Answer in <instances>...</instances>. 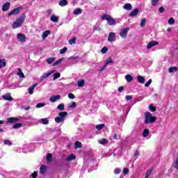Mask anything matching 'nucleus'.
Instances as JSON below:
<instances>
[{
	"mask_svg": "<svg viewBox=\"0 0 178 178\" xmlns=\"http://www.w3.org/2000/svg\"><path fill=\"white\" fill-rule=\"evenodd\" d=\"M24 20H26V14L22 13L21 16H19L15 22H13L12 28L13 29H19V27H22V24L24 23Z\"/></svg>",
	"mask_w": 178,
	"mask_h": 178,
	"instance_id": "f257e3e1",
	"label": "nucleus"
},
{
	"mask_svg": "<svg viewBox=\"0 0 178 178\" xmlns=\"http://www.w3.org/2000/svg\"><path fill=\"white\" fill-rule=\"evenodd\" d=\"M156 121V118L155 116H152V114L150 112H146L145 113V124H152V123H155Z\"/></svg>",
	"mask_w": 178,
	"mask_h": 178,
	"instance_id": "f03ea898",
	"label": "nucleus"
},
{
	"mask_svg": "<svg viewBox=\"0 0 178 178\" xmlns=\"http://www.w3.org/2000/svg\"><path fill=\"white\" fill-rule=\"evenodd\" d=\"M102 20H106L108 26H115L116 24V21L108 14H104L102 16Z\"/></svg>",
	"mask_w": 178,
	"mask_h": 178,
	"instance_id": "7ed1b4c3",
	"label": "nucleus"
},
{
	"mask_svg": "<svg viewBox=\"0 0 178 178\" xmlns=\"http://www.w3.org/2000/svg\"><path fill=\"white\" fill-rule=\"evenodd\" d=\"M67 116V112L63 111L58 113V117H56L54 120L56 123H62V122H65V118Z\"/></svg>",
	"mask_w": 178,
	"mask_h": 178,
	"instance_id": "20e7f679",
	"label": "nucleus"
},
{
	"mask_svg": "<svg viewBox=\"0 0 178 178\" xmlns=\"http://www.w3.org/2000/svg\"><path fill=\"white\" fill-rule=\"evenodd\" d=\"M130 31V28L127 27V28H124L120 30V35L122 38H127V33H129V31Z\"/></svg>",
	"mask_w": 178,
	"mask_h": 178,
	"instance_id": "39448f33",
	"label": "nucleus"
},
{
	"mask_svg": "<svg viewBox=\"0 0 178 178\" xmlns=\"http://www.w3.org/2000/svg\"><path fill=\"white\" fill-rule=\"evenodd\" d=\"M22 9H23V8H22V7H18L17 8H14L8 13V16H12L13 15H19V13H20V10H22Z\"/></svg>",
	"mask_w": 178,
	"mask_h": 178,
	"instance_id": "423d86ee",
	"label": "nucleus"
},
{
	"mask_svg": "<svg viewBox=\"0 0 178 178\" xmlns=\"http://www.w3.org/2000/svg\"><path fill=\"white\" fill-rule=\"evenodd\" d=\"M115 38H116V33H115L113 32H111L108 33V41L109 42H113V41H115Z\"/></svg>",
	"mask_w": 178,
	"mask_h": 178,
	"instance_id": "0eeeda50",
	"label": "nucleus"
},
{
	"mask_svg": "<svg viewBox=\"0 0 178 178\" xmlns=\"http://www.w3.org/2000/svg\"><path fill=\"white\" fill-rule=\"evenodd\" d=\"M17 38L20 41V42H26V35L23 33H18L17 35Z\"/></svg>",
	"mask_w": 178,
	"mask_h": 178,
	"instance_id": "6e6552de",
	"label": "nucleus"
},
{
	"mask_svg": "<svg viewBox=\"0 0 178 178\" xmlns=\"http://www.w3.org/2000/svg\"><path fill=\"white\" fill-rule=\"evenodd\" d=\"M159 44V42H158V41L152 40L147 44V49H151L152 47H155V45H158Z\"/></svg>",
	"mask_w": 178,
	"mask_h": 178,
	"instance_id": "1a4fd4ad",
	"label": "nucleus"
},
{
	"mask_svg": "<svg viewBox=\"0 0 178 178\" xmlns=\"http://www.w3.org/2000/svg\"><path fill=\"white\" fill-rule=\"evenodd\" d=\"M3 99L5 101H13V99L12 98V96L10 95V93H6V95H2Z\"/></svg>",
	"mask_w": 178,
	"mask_h": 178,
	"instance_id": "9d476101",
	"label": "nucleus"
},
{
	"mask_svg": "<svg viewBox=\"0 0 178 178\" xmlns=\"http://www.w3.org/2000/svg\"><path fill=\"white\" fill-rule=\"evenodd\" d=\"M9 8H10V3L6 2L3 5L1 9L3 12H8V10H9Z\"/></svg>",
	"mask_w": 178,
	"mask_h": 178,
	"instance_id": "9b49d317",
	"label": "nucleus"
},
{
	"mask_svg": "<svg viewBox=\"0 0 178 178\" xmlns=\"http://www.w3.org/2000/svg\"><path fill=\"white\" fill-rule=\"evenodd\" d=\"M19 119L17 118H13L10 117L7 118V123H16L17 122H19Z\"/></svg>",
	"mask_w": 178,
	"mask_h": 178,
	"instance_id": "f8f14e48",
	"label": "nucleus"
},
{
	"mask_svg": "<svg viewBox=\"0 0 178 178\" xmlns=\"http://www.w3.org/2000/svg\"><path fill=\"white\" fill-rule=\"evenodd\" d=\"M58 99H60V95H53L50 97L49 101L50 102H56Z\"/></svg>",
	"mask_w": 178,
	"mask_h": 178,
	"instance_id": "ddd939ff",
	"label": "nucleus"
},
{
	"mask_svg": "<svg viewBox=\"0 0 178 178\" xmlns=\"http://www.w3.org/2000/svg\"><path fill=\"white\" fill-rule=\"evenodd\" d=\"M138 12H140V10L138 8H136L132 12L129 13L130 17H134V16H137L138 15Z\"/></svg>",
	"mask_w": 178,
	"mask_h": 178,
	"instance_id": "4468645a",
	"label": "nucleus"
},
{
	"mask_svg": "<svg viewBox=\"0 0 178 178\" xmlns=\"http://www.w3.org/2000/svg\"><path fill=\"white\" fill-rule=\"evenodd\" d=\"M83 13V10L80 8H76L73 11V15L77 16L78 15H81Z\"/></svg>",
	"mask_w": 178,
	"mask_h": 178,
	"instance_id": "2eb2a0df",
	"label": "nucleus"
},
{
	"mask_svg": "<svg viewBox=\"0 0 178 178\" xmlns=\"http://www.w3.org/2000/svg\"><path fill=\"white\" fill-rule=\"evenodd\" d=\"M138 81L140 84H144L145 83V78L141 75L137 76Z\"/></svg>",
	"mask_w": 178,
	"mask_h": 178,
	"instance_id": "dca6fc26",
	"label": "nucleus"
},
{
	"mask_svg": "<svg viewBox=\"0 0 178 178\" xmlns=\"http://www.w3.org/2000/svg\"><path fill=\"white\" fill-rule=\"evenodd\" d=\"M37 86H38V83H35L32 85V86L29 88V94H30L31 95H33L34 89L35 88V87H37Z\"/></svg>",
	"mask_w": 178,
	"mask_h": 178,
	"instance_id": "f3484780",
	"label": "nucleus"
},
{
	"mask_svg": "<svg viewBox=\"0 0 178 178\" xmlns=\"http://www.w3.org/2000/svg\"><path fill=\"white\" fill-rule=\"evenodd\" d=\"M52 73H54V71L50 72H49V73L44 74L40 77V81H42V80H44V79L48 78L49 76H51V74H52Z\"/></svg>",
	"mask_w": 178,
	"mask_h": 178,
	"instance_id": "a211bd4d",
	"label": "nucleus"
},
{
	"mask_svg": "<svg viewBox=\"0 0 178 178\" xmlns=\"http://www.w3.org/2000/svg\"><path fill=\"white\" fill-rule=\"evenodd\" d=\"M74 159H76V156H74V154H70V155L66 158L67 162H70L71 161H74Z\"/></svg>",
	"mask_w": 178,
	"mask_h": 178,
	"instance_id": "6ab92c4d",
	"label": "nucleus"
},
{
	"mask_svg": "<svg viewBox=\"0 0 178 178\" xmlns=\"http://www.w3.org/2000/svg\"><path fill=\"white\" fill-rule=\"evenodd\" d=\"M49 34H51V31H49V30L45 31L44 32H43L42 38L43 40H45V38H47V37H48L49 35Z\"/></svg>",
	"mask_w": 178,
	"mask_h": 178,
	"instance_id": "aec40b11",
	"label": "nucleus"
},
{
	"mask_svg": "<svg viewBox=\"0 0 178 178\" xmlns=\"http://www.w3.org/2000/svg\"><path fill=\"white\" fill-rule=\"evenodd\" d=\"M45 172H47V165H41L40 168V173H41V175H44Z\"/></svg>",
	"mask_w": 178,
	"mask_h": 178,
	"instance_id": "412c9836",
	"label": "nucleus"
},
{
	"mask_svg": "<svg viewBox=\"0 0 178 178\" xmlns=\"http://www.w3.org/2000/svg\"><path fill=\"white\" fill-rule=\"evenodd\" d=\"M125 80L127 81V83H131V81H133V76L127 74L125 76Z\"/></svg>",
	"mask_w": 178,
	"mask_h": 178,
	"instance_id": "4be33fe9",
	"label": "nucleus"
},
{
	"mask_svg": "<svg viewBox=\"0 0 178 178\" xmlns=\"http://www.w3.org/2000/svg\"><path fill=\"white\" fill-rule=\"evenodd\" d=\"M50 20L51 22H53L54 23H58V20H59V17H56L55 15H51L50 17Z\"/></svg>",
	"mask_w": 178,
	"mask_h": 178,
	"instance_id": "5701e85b",
	"label": "nucleus"
},
{
	"mask_svg": "<svg viewBox=\"0 0 178 178\" xmlns=\"http://www.w3.org/2000/svg\"><path fill=\"white\" fill-rule=\"evenodd\" d=\"M124 9L126 10H131L133 9V6L130 3H126L124 6Z\"/></svg>",
	"mask_w": 178,
	"mask_h": 178,
	"instance_id": "b1692460",
	"label": "nucleus"
},
{
	"mask_svg": "<svg viewBox=\"0 0 178 178\" xmlns=\"http://www.w3.org/2000/svg\"><path fill=\"white\" fill-rule=\"evenodd\" d=\"M143 137H148L149 136V129H145L143 130V133L142 134Z\"/></svg>",
	"mask_w": 178,
	"mask_h": 178,
	"instance_id": "393cba45",
	"label": "nucleus"
},
{
	"mask_svg": "<svg viewBox=\"0 0 178 178\" xmlns=\"http://www.w3.org/2000/svg\"><path fill=\"white\" fill-rule=\"evenodd\" d=\"M63 60H65V58H61L59 60H56V62H54L53 63V66H58V65H59V63H62V62H63Z\"/></svg>",
	"mask_w": 178,
	"mask_h": 178,
	"instance_id": "a878e982",
	"label": "nucleus"
},
{
	"mask_svg": "<svg viewBox=\"0 0 178 178\" xmlns=\"http://www.w3.org/2000/svg\"><path fill=\"white\" fill-rule=\"evenodd\" d=\"M85 84H86V81H84V79L78 81V83H77L78 87H84Z\"/></svg>",
	"mask_w": 178,
	"mask_h": 178,
	"instance_id": "bb28decb",
	"label": "nucleus"
},
{
	"mask_svg": "<svg viewBox=\"0 0 178 178\" xmlns=\"http://www.w3.org/2000/svg\"><path fill=\"white\" fill-rule=\"evenodd\" d=\"M108 140L106 138H102L100 140H99V144H101L102 145H105V144H108Z\"/></svg>",
	"mask_w": 178,
	"mask_h": 178,
	"instance_id": "cd10ccee",
	"label": "nucleus"
},
{
	"mask_svg": "<svg viewBox=\"0 0 178 178\" xmlns=\"http://www.w3.org/2000/svg\"><path fill=\"white\" fill-rule=\"evenodd\" d=\"M6 66V61H5V59H0V69H2V67Z\"/></svg>",
	"mask_w": 178,
	"mask_h": 178,
	"instance_id": "c85d7f7f",
	"label": "nucleus"
},
{
	"mask_svg": "<svg viewBox=\"0 0 178 178\" xmlns=\"http://www.w3.org/2000/svg\"><path fill=\"white\" fill-rule=\"evenodd\" d=\"M59 5L60 6H66V5H67V0H60Z\"/></svg>",
	"mask_w": 178,
	"mask_h": 178,
	"instance_id": "c756f323",
	"label": "nucleus"
},
{
	"mask_svg": "<svg viewBox=\"0 0 178 178\" xmlns=\"http://www.w3.org/2000/svg\"><path fill=\"white\" fill-rule=\"evenodd\" d=\"M83 147V144L81 142L76 141L75 142V149H77V148H81Z\"/></svg>",
	"mask_w": 178,
	"mask_h": 178,
	"instance_id": "7c9ffc66",
	"label": "nucleus"
},
{
	"mask_svg": "<svg viewBox=\"0 0 178 178\" xmlns=\"http://www.w3.org/2000/svg\"><path fill=\"white\" fill-rule=\"evenodd\" d=\"M40 122L42 124H49V120H48L47 118H42L40 120Z\"/></svg>",
	"mask_w": 178,
	"mask_h": 178,
	"instance_id": "2f4dec72",
	"label": "nucleus"
},
{
	"mask_svg": "<svg viewBox=\"0 0 178 178\" xmlns=\"http://www.w3.org/2000/svg\"><path fill=\"white\" fill-rule=\"evenodd\" d=\"M55 57L49 58L47 59V62L49 65H51V63L55 62Z\"/></svg>",
	"mask_w": 178,
	"mask_h": 178,
	"instance_id": "473e14b6",
	"label": "nucleus"
},
{
	"mask_svg": "<svg viewBox=\"0 0 178 178\" xmlns=\"http://www.w3.org/2000/svg\"><path fill=\"white\" fill-rule=\"evenodd\" d=\"M169 73H173V72H177V67H171L168 69Z\"/></svg>",
	"mask_w": 178,
	"mask_h": 178,
	"instance_id": "72a5a7b5",
	"label": "nucleus"
},
{
	"mask_svg": "<svg viewBox=\"0 0 178 178\" xmlns=\"http://www.w3.org/2000/svg\"><path fill=\"white\" fill-rule=\"evenodd\" d=\"M18 70L19 71V72L17 73L18 76H19L20 79H24V74L23 73V72H22V69L19 68Z\"/></svg>",
	"mask_w": 178,
	"mask_h": 178,
	"instance_id": "f704fd0d",
	"label": "nucleus"
},
{
	"mask_svg": "<svg viewBox=\"0 0 178 178\" xmlns=\"http://www.w3.org/2000/svg\"><path fill=\"white\" fill-rule=\"evenodd\" d=\"M23 126V124L22 123H16L13 126V129H20Z\"/></svg>",
	"mask_w": 178,
	"mask_h": 178,
	"instance_id": "c9c22d12",
	"label": "nucleus"
},
{
	"mask_svg": "<svg viewBox=\"0 0 178 178\" xmlns=\"http://www.w3.org/2000/svg\"><path fill=\"white\" fill-rule=\"evenodd\" d=\"M57 109H58V111H65V104H58V106H57Z\"/></svg>",
	"mask_w": 178,
	"mask_h": 178,
	"instance_id": "e433bc0d",
	"label": "nucleus"
},
{
	"mask_svg": "<svg viewBox=\"0 0 178 178\" xmlns=\"http://www.w3.org/2000/svg\"><path fill=\"white\" fill-rule=\"evenodd\" d=\"M46 161H47V162H51V161H52V154L49 153V154L47 155Z\"/></svg>",
	"mask_w": 178,
	"mask_h": 178,
	"instance_id": "4c0bfd02",
	"label": "nucleus"
},
{
	"mask_svg": "<svg viewBox=\"0 0 178 178\" xmlns=\"http://www.w3.org/2000/svg\"><path fill=\"white\" fill-rule=\"evenodd\" d=\"M109 63H113V60H112L111 57H109L108 58H107V60H106L105 65L107 66L109 65Z\"/></svg>",
	"mask_w": 178,
	"mask_h": 178,
	"instance_id": "58836bf2",
	"label": "nucleus"
},
{
	"mask_svg": "<svg viewBox=\"0 0 178 178\" xmlns=\"http://www.w3.org/2000/svg\"><path fill=\"white\" fill-rule=\"evenodd\" d=\"M104 127H105V124H97L96 126L97 130H102V129H104Z\"/></svg>",
	"mask_w": 178,
	"mask_h": 178,
	"instance_id": "ea45409f",
	"label": "nucleus"
},
{
	"mask_svg": "<svg viewBox=\"0 0 178 178\" xmlns=\"http://www.w3.org/2000/svg\"><path fill=\"white\" fill-rule=\"evenodd\" d=\"M145 23H147V19L144 18L140 21V27H145Z\"/></svg>",
	"mask_w": 178,
	"mask_h": 178,
	"instance_id": "a19ab883",
	"label": "nucleus"
},
{
	"mask_svg": "<svg viewBox=\"0 0 178 178\" xmlns=\"http://www.w3.org/2000/svg\"><path fill=\"white\" fill-rule=\"evenodd\" d=\"M149 108L150 109L151 112H156V107H154L152 104L149 106Z\"/></svg>",
	"mask_w": 178,
	"mask_h": 178,
	"instance_id": "79ce46f5",
	"label": "nucleus"
},
{
	"mask_svg": "<svg viewBox=\"0 0 178 178\" xmlns=\"http://www.w3.org/2000/svg\"><path fill=\"white\" fill-rule=\"evenodd\" d=\"M59 77H60V73L59 72L54 73L53 80H56V79H59Z\"/></svg>",
	"mask_w": 178,
	"mask_h": 178,
	"instance_id": "37998d69",
	"label": "nucleus"
},
{
	"mask_svg": "<svg viewBox=\"0 0 178 178\" xmlns=\"http://www.w3.org/2000/svg\"><path fill=\"white\" fill-rule=\"evenodd\" d=\"M151 173H152V169L148 170L145 178H148L149 176H151Z\"/></svg>",
	"mask_w": 178,
	"mask_h": 178,
	"instance_id": "c03bdc74",
	"label": "nucleus"
},
{
	"mask_svg": "<svg viewBox=\"0 0 178 178\" xmlns=\"http://www.w3.org/2000/svg\"><path fill=\"white\" fill-rule=\"evenodd\" d=\"M66 51H67V47H63V49H61L60 50V55L65 54V52H66Z\"/></svg>",
	"mask_w": 178,
	"mask_h": 178,
	"instance_id": "a18cd8bd",
	"label": "nucleus"
},
{
	"mask_svg": "<svg viewBox=\"0 0 178 178\" xmlns=\"http://www.w3.org/2000/svg\"><path fill=\"white\" fill-rule=\"evenodd\" d=\"M3 143H4V145H9V146L12 145V142H10V140H5Z\"/></svg>",
	"mask_w": 178,
	"mask_h": 178,
	"instance_id": "49530a36",
	"label": "nucleus"
},
{
	"mask_svg": "<svg viewBox=\"0 0 178 178\" xmlns=\"http://www.w3.org/2000/svg\"><path fill=\"white\" fill-rule=\"evenodd\" d=\"M158 2H159V0H152V6H156L158 5Z\"/></svg>",
	"mask_w": 178,
	"mask_h": 178,
	"instance_id": "de8ad7c7",
	"label": "nucleus"
},
{
	"mask_svg": "<svg viewBox=\"0 0 178 178\" xmlns=\"http://www.w3.org/2000/svg\"><path fill=\"white\" fill-rule=\"evenodd\" d=\"M168 24H175V18L171 17L168 19Z\"/></svg>",
	"mask_w": 178,
	"mask_h": 178,
	"instance_id": "09e8293b",
	"label": "nucleus"
},
{
	"mask_svg": "<svg viewBox=\"0 0 178 178\" xmlns=\"http://www.w3.org/2000/svg\"><path fill=\"white\" fill-rule=\"evenodd\" d=\"M38 176V173L37 171H34L33 173L31 174V177L32 178H37Z\"/></svg>",
	"mask_w": 178,
	"mask_h": 178,
	"instance_id": "8fccbe9b",
	"label": "nucleus"
},
{
	"mask_svg": "<svg viewBox=\"0 0 178 178\" xmlns=\"http://www.w3.org/2000/svg\"><path fill=\"white\" fill-rule=\"evenodd\" d=\"M69 44H70V45H72V44H76V38L70 40Z\"/></svg>",
	"mask_w": 178,
	"mask_h": 178,
	"instance_id": "3c124183",
	"label": "nucleus"
},
{
	"mask_svg": "<svg viewBox=\"0 0 178 178\" xmlns=\"http://www.w3.org/2000/svg\"><path fill=\"white\" fill-rule=\"evenodd\" d=\"M102 54H105L106 52H108V47H104L101 50Z\"/></svg>",
	"mask_w": 178,
	"mask_h": 178,
	"instance_id": "603ef678",
	"label": "nucleus"
},
{
	"mask_svg": "<svg viewBox=\"0 0 178 178\" xmlns=\"http://www.w3.org/2000/svg\"><path fill=\"white\" fill-rule=\"evenodd\" d=\"M45 106V104L44 103H38L37 105H36V108H42Z\"/></svg>",
	"mask_w": 178,
	"mask_h": 178,
	"instance_id": "864d4df0",
	"label": "nucleus"
},
{
	"mask_svg": "<svg viewBox=\"0 0 178 178\" xmlns=\"http://www.w3.org/2000/svg\"><path fill=\"white\" fill-rule=\"evenodd\" d=\"M122 172V170L120 168H115L114 170L115 175H119Z\"/></svg>",
	"mask_w": 178,
	"mask_h": 178,
	"instance_id": "5fc2aeb1",
	"label": "nucleus"
},
{
	"mask_svg": "<svg viewBox=\"0 0 178 178\" xmlns=\"http://www.w3.org/2000/svg\"><path fill=\"white\" fill-rule=\"evenodd\" d=\"M68 98H70V99H74V98H76V97L74 96V95L73 93H69Z\"/></svg>",
	"mask_w": 178,
	"mask_h": 178,
	"instance_id": "6e6d98bb",
	"label": "nucleus"
},
{
	"mask_svg": "<svg viewBox=\"0 0 178 178\" xmlns=\"http://www.w3.org/2000/svg\"><path fill=\"white\" fill-rule=\"evenodd\" d=\"M159 11L160 12V13H165V8L163 6L159 7Z\"/></svg>",
	"mask_w": 178,
	"mask_h": 178,
	"instance_id": "4d7b16f0",
	"label": "nucleus"
},
{
	"mask_svg": "<svg viewBox=\"0 0 178 178\" xmlns=\"http://www.w3.org/2000/svg\"><path fill=\"white\" fill-rule=\"evenodd\" d=\"M106 65L104 64V65H103L102 67H100L99 69V72H104V70H105V69L106 68Z\"/></svg>",
	"mask_w": 178,
	"mask_h": 178,
	"instance_id": "13d9d810",
	"label": "nucleus"
},
{
	"mask_svg": "<svg viewBox=\"0 0 178 178\" xmlns=\"http://www.w3.org/2000/svg\"><path fill=\"white\" fill-rule=\"evenodd\" d=\"M151 83H152V79H149L148 81L145 84V86L148 87L149 86H151Z\"/></svg>",
	"mask_w": 178,
	"mask_h": 178,
	"instance_id": "bf43d9fd",
	"label": "nucleus"
},
{
	"mask_svg": "<svg viewBox=\"0 0 178 178\" xmlns=\"http://www.w3.org/2000/svg\"><path fill=\"white\" fill-rule=\"evenodd\" d=\"M69 108H76V102H72L71 104H70Z\"/></svg>",
	"mask_w": 178,
	"mask_h": 178,
	"instance_id": "052dcab7",
	"label": "nucleus"
},
{
	"mask_svg": "<svg viewBox=\"0 0 178 178\" xmlns=\"http://www.w3.org/2000/svg\"><path fill=\"white\" fill-rule=\"evenodd\" d=\"M124 91V87L120 86L118 88V92H123Z\"/></svg>",
	"mask_w": 178,
	"mask_h": 178,
	"instance_id": "680f3d73",
	"label": "nucleus"
},
{
	"mask_svg": "<svg viewBox=\"0 0 178 178\" xmlns=\"http://www.w3.org/2000/svg\"><path fill=\"white\" fill-rule=\"evenodd\" d=\"M123 174L124 175H129V168H124L123 169Z\"/></svg>",
	"mask_w": 178,
	"mask_h": 178,
	"instance_id": "e2e57ef3",
	"label": "nucleus"
},
{
	"mask_svg": "<svg viewBox=\"0 0 178 178\" xmlns=\"http://www.w3.org/2000/svg\"><path fill=\"white\" fill-rule=\"evenodd\" d=\"M126 99H127V101H130V100L133 99V96H131V95H127L126 96Z\"/></svg>",
	"mask_w": 178,
	"mask_h": 178,
	"instance_id": "0e129e2a",
	"label": "nucleus"
},
{
	"mask_svg": "<svg viewBox=\"0 0 178 178\" xmlns=\"http://www.w3.org/2000/svg\"><path fill=\"white\" fill-rule=\"evenodd\" d=\"M70 59H71V60H76V59H79V56H71Z\"/></svg>",
	"mask_w": 178,
	"mask_h": 178,
	"instance_id": "69168bd1",
	"label": "nucleus"
},
{
	"mask_svg": "<svg viewBox=\"0 0 178 178\" xmlns=\"http://www.w3.org/2000/svg\"><path fill=\"white\" fill-rule=\"evenodd\" d=\"M47 15H49V16H51L52 15V10H47Z\"/></svg>",
	"mask_w": 178,
	"mask_h": 178,
	"instance_id": "338daca9",
	"label": "nucleus"
},
{
	"mask_svg": "<svg viewBox=\"0 0 178 178\" xmlns=\"http://www.w3.org/2000/svg\"><path fill=\"white\" fill-rule=\"evenodd\" d=\"M138 154H140L138 150H136L135 154H134V156H138Z\"/></svg>",
	"mask_w": 178,
	"mask_h": 178,
	"instance_id": "774afa93",
	"label": "nucleus"
}]
</instances>
